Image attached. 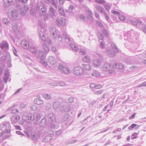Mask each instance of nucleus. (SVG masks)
Here are the masks:
<instances>
[{
    "label": "nucleus",
    "instance_id": "obj_30",
    "mask_svg": "<svg viewBox=\"0 0 146 146\" xmlns=\"http://www.w3.org/2000/svg\"><path fill=\"white\" fill-rule=\"evenodd\" d=\"M37 48L35 47L34 45H32L30 46V49L31 52L36 55L37 52Z\"/></svg>",
    "mask_w": 146,
    "mask_h": 146
},
{
    "label": "nucleus",
    "instance_id": "obj_63",
    "mask_svg": "<svg viewBox=\"0 0 146 146\" xmlns=\"http://www.w3.org/2000/svg\"><path fill=\"white\" fill-rule=\"evenodd\" d=\"M112 13H113V14L114 15H116L118 16H119V15H120L119 13L116 11H115V10H112L111 12Z\"/></svg>",
    "mask_w": 146,
    "mask_h": 146
},
{
    "label": "nucleus",
    "instance_id": "obj_64",
    "mask_svg": "<svg viewBox=\"0 0 146 146\" xmlns=\"http://www.w3.org/2000/svg\"><path fill=\"white\" fill-rule=\"evenodd\" d=\"M86 53V51L83 49H80V54H81L84 55Z\"/></svg>",
    "mask_w": 146,
    "mask_h": 146
},
{
    "label": "nucleus",
    "instance_id": "obj_25",
    "mask_svg": "<svg viewBox=\"0 0 146 146\" xmlns=\"http://www.w3.org/2000/svg\"><path fill=\"white\" fill-rule=\"evenodd\" d=\"M47 116L49 121H52L56 120L55 116H54V114L52 112L48 113Z\"/></svg>",
    "mask_w": 146,
    "mask_h": 146
},
{
    "label": "nucleus",
    "instance_id": "obj_10",
    "mask_svg": "<svg viewBox=\"0 0 146 146\" xmlns=\"http://www.w3.org/2000/svg\"><path fill=\"white\" fill-rule=\"evenodd\" d=\"M44 6V3L41 1H37L34 5V7L37 11L39 10Z\"/></svg>",
    "mask_w": 146,
    "mask_h": 146
},
{
    "label": "nucleus",
    "instance_id": "obj_7",
    "mask_svg": "<svg viewBox=\"0 0 146 146\" xmlns=\"http://www.w3.org/2000/svg\"><path fill=\"white\" fill-rule=\"evenodd\" d=\"M0 47L3 50L7 51L9 49V44L7 42L3 41L0 44Z\"/></svg>",
    "mask_w": 146,
    "mask_h": 146
},
{
    "label": "nucleus",
    "instance_id": "obj_59",
    "mask_svg": "<svg viewBox=\"0 0 146 146\" xmlns=\"http://www.w3.org/2000/svg\"><path fill=\"white\" fill-rule=\"evenodd\" d=\"M95 1L99 4H104L105 3L104 0H95Z\"/></svg>",
    "mask_w": 146,
    "mask_h": 146
},
{
    "label": "nucleus",
    "instance_id": "obj_45",
    "mask_svg": "<svg viewBox=\"0 0 146 146\" xmlns=\"http://www.w3.org/2000/svg\"><path fill=\"white\" fill-rule=\"evenodd\" d=\"M107 54L110 55L111 57L114 56L115 55V52H111V50H107Z\"/></svg>",
    "mask_w": 146,
    "mask_h": 146
},
{
    "label": "nucleus",
    "instance_id": "obj_50",
    "mask_svg": "<svg viewBox=\"0 0 146 146\" xmlns=\"http://www.w3.org/2000/svg\"><path fill=\"white\" fill-rule=\"evenodd\" d=\"M90 58L88 56H85L83 58V60L85 62H89Z\"/></svg>",
    "mask_w": 146,
    "mask_h": 146
},
{
    "label": "nucleus",
    "instance_id": "obj_46",
    "mask_svg": "<svg viewBox=\"0 0 146 146\" xmlns=\"http://www.w3.org/2000/svg\"><path fill=\"white\" fill-rule=\"evenodd\" d=\"M74 8V7L73 5H70L69 7L68 10H66V12L69 13H71L72 12Z\"/></svg>",
    "mask_w": 146,
    "mask_h": 146
},
{
    "label": "nucleus",
    "instance_id": "obj_39",
    "mask_svg": "<svg viewBox=\"0 0 146 146\" xmlns=\"http://www.w3.org/2000/svg\"><path fill=\"white\" fill-rule=\"evenodd\" d=\"M70 46L74 51L77 52L78 50V47L74 44H70Z\"/></svg>",
    "mask_w": 146,
    "mask_h": 146
},
{
    "label": "nucleus",
    "instance_id": "obj_23",
    "mask_svg": "<svg viewBox=\"0 0 146 146\" xmlns=\"http://www.w3.org/2000/svg\"><path fill=\"white\" fill-rule=\"evenodd\" d=\"M115 67L116 68L121 70V72H123L124 70V66L121 64H116Z\"/></svg>",
    "mask_w": 146,
    "mask_h": 146
},
{
    "label": "nucleus",
    "instance_id": "obj_54",
    "mask_svg": "<svg viewBox=\"0 0 146 146\" xmlns=\"http://www.w3.org/2000/svg\"><path fill=\"white\" fill-rule=\"evenodd\" d=\"M43 97L46 100H49L51 98V96L48 94H44Z\"/></svg>",
    "mask_w": 146,
    "mask_h": 146
},
{
    "label": "nucleus",
    "instance_id": "obj_60",
    "mask_svg": "<svg viewBox=\"0 0 146 146\" xmlns=\"http://www.w3.org/2000/svg\"><path fill=\"white\" fill-rule=\"evenodd\" d=\"M137 133H133L131 135V139H134L136 138L137 137Z\"/></svg>",
    "mask_w": 146,
    "mask_h": 146
},
{
    "label": "nucleus",
    "instance_id": "obj_28",
    "mask_svg": "<svg viewBox=\"0 0 146 146\" xmlns=\"http://www.w3.org/2000/svg\"><path fill=\"white\" fill-rule=\"evenodd\" d=\"M46 12V8L44 6L40 9L39 13L41 16L44 15Z\"/></svg>",
    "mask_w": 146,
    "mask_h": 146
},
{
    "label": "nucleus",
    "instance_id": "obj_61",
    "mask_svg": "<svg viewBox=\"0 0 146 146\" xmlns=\"http://www.w3.org/2000/svg\"><path fill=\"white\" fill-rule=\"evenodd\" d=\"M138 67L137 66H133L129 68L130 69L132 70H135L138 69Z\"/></svg>",
    "mask_w": 146,
    "mask_h": 146
},
{
    "label": "nucleus",
    "instance_id": "obj_17",
    "mask_svg": "<svg viewBox=\"0 0 146 146\" xmlns=\"http://www.w3.org/2000/svg\"><path fill=\"white\" fill-rule=\"evenodd\" d=\"M59 110L61 111H68L69 110V106L66 105L60 106L59 108Z\"/></svg>",
    "mask_w": 146,
    "mask_h": 146
},
{
    "label": "nucleus",
    "instance_id": "obj_34",
    "mask_svg": "<svg viewBox=\"0 0 146 146\" xmlns=\"http://www.w3.org/2000/svg\"><path fill=\"white\" fill-rule=\"evenodd\" d=\"M42 47L44 51L46 53H48L49 51V49L47 44L45 43H43Z\"/></svg>",
    "mask_w": 146,
    "mask_h": 146
},
{
    "label": "nucleus",
    "instance_id": "obj_37",
    "mask_svg": "<svg viewBox=\"0 0 146 146\" xmlns=\"http://www.w3.org/2000/svg\"><path fill=\"white\" fill-rule=\"evenodd\" d=\"M52 137L51 136L47 135L44 138L43 140H42V141L44 142H46L50 141Z\"/></svg>",
    "mask_w": 146,
    "mask_h": 146
},
{
    "label": "nucleus",
    "instance_id": "obj_29",
    "mask_svg": "<svg viewBox=\"0 0 146 146\" xmlns=\"http://www.w3.org/2000/svg\"><path fill=\"white\" fill-rule=\"evenodd\" d=\"M50 85L53 86H66V84L64 82L60 81L58 83H57L56 84L54 83H50Z\"/></svg>",
    "mask_w": 146,
    "mask_h": 146
},
{
    "label": "nucleus",
    "instance_id": "obj_42",
    "mask_svg": "<svg viewBox=\"0 0 146 146\" xmlns=\"http://www.w3.org/2000/svg\"><path fill=\"white\" fill-rule=\"evenodd\" d=\"M62 35L65 39L66 40H68V42L70 41V40L69 38L68 35L65 32H63L62 33Z\"/></svg>",
    "mask_w": 146,
    "mask_h": 146
},
{
    "label": "nucleus",
    "instance_id": "obj_38",
    "mask_svg": "<svg viewBox=\"0 0 146 146\" xmlns=\"http://www.w3.org/2000/svg\"><path fill=\"white\" fill-rule=\"evenodd\" d=\"M95 8L98 11H100L101 13L103 12V11L104 10V8L100 6L96 5Z\"/></svg>",
    "mask_w": 146,
    "mask_h": 146
},
{
    "label": "nucleus",
    "instance_id": "obj_51",
    "mask_svg": "<svg viewBox=\"0 0 146 146\" xmlns=\"http://www.w3.org/2000/svg\"><path fill=\"white\" fill-rule=\"evenodd\" d=\"M102 13H103L104 14L106 19L108 21H110V18L108 14L106 13L104 10L103 11V12H102Z\"/></svg>",
    "mask_w": 146,
    "mask_h": 146
},
{
    "label": "nucleus",
    "instance_id": "obj_27",
    "mask_svg": "<svg viewBox=\"0 0 146 146\" xmlns=\"http://www.w3.org/2000/svg\"><path fill=\"white\" fill-rule=\"evenodd\" d=\"M39 124L42 127H44L47 125L48 123L46 119L44 117H43L42 119L40 121Z\"/></svg>",
    "mask_w": 146,
    "mask_h": 146
},
{
    "label": "nucleus",
    "instance_id": "obj_16",
    "mask_svg": "<svg viewBox=\"0 0 146 146\" xmlns=\"http://www.w3.org/2000/svg\"><path fill=\"white\" fill-rule=\"evenodd\" d=\"M102 61V60L101 59H96L94 60L93 61L94 66L98 68L100 66Z\"/></svg>",
    "mask_w": 146,
    "mask_h": 146
},
{
    "label": "nucleus",
    "instance_id": "obj_55",
    "mask_svg": "<svg viewBox=\"0 0 146 146\" xmlns=\"http://www.w3.org/2000/svg\"><path fill=\"white\" fill-rule=\"evenodd\" d=\"M118 17L119 20L121 21H124L125 18L124 16L121 14L119 15Z\"/></svg>",
    "mask_w": 146,
    "mask_h": 146
},
{
    "label": "nucleus",
    "instance_id": "obj_8",
    "mask_svg": "<svg viewBox=\"0 0 146 146\" xmlns=\"http://www.w3.org/2000/svg\"><path fill=\"white\" fill-rule=\"evenodd\" d=\"M58 68L64 73L68 74L70 72V70L68 68H66L62 64L59 65Z\"/></svg>",
    "mask_w": 146,
    "mask_h": 146
},
{
    "label": "nucleus",
    "instance_id": "obj_13",
    "mask_svg": "<svg viewBox=\"0 0 146 146\" xmlns=\"http://www.w3.org/2000/svg\"><path fill=\"white\" fill-rule=\"evenodd\" d=\"M50 35L52 38L54 39L57 36L56 29L53 27H51L50 29Z\"/></svg>",
    "mask_w": 146,
    "mask_h": 146
},
{
    "label": "nucleus",
    "instance_id": "obj_19",
    "mask_svg": "<svg viewBox=\"0 0 146 146\" xmlns=\"http://www.w3.org/2000/svg\"><path fill=\"white\" fill-rule=\"evenodd\" d=\"M34 102L35 104L38 105H42L44 103L43 101L39 97L35 99Z\"/></svg>",
    "mask_w": 146,
    "mask_h": 146
},
{
    "label": "nucleus",
    "instance_id": "obj_2",
    "mask_svg": "<svg viewBox=\"0 0 146 146\" xmlns=\"http://www.w3.org/2000/svg\"><path fill=\"white\" fill-rule=\"evenodd\" d=\"M24 133L25 134L26 136L29 138L33 140H36L37 138L36 135L35 134H33L31 132V128L29 127L24 131Z\"/></svg>",
    "mask_w": 146,
    "mask_h": 146
},
{
    "label": "nucleus",
    "instance_id": "obj_3",
    "mask_svg": "<svg viewBox=\"0 0 146 146\" xmlns=\"http://www.w3.org/2000/svg\"><path fill=\"white\" fill-rule=\"evenodd\" d=\"M48 13L49 16L54 20L56 19L57 15V12L51 6L49 7Z\"/></svg>",
    "mask_w": 146,
    "mask_h": 146
},
{
    "label": "nucleus",
    "instance_id": "obj_44",
    "mask_svg": "<svg viewBox=\"0 0 146 146\" xmlns=\"http://www.w3.org/2000/svg\"><path fill=\"white\" fill-rule=\"evenodd\" d=\"M82 65L84 68L86 70H89L91 69L90 66L89 64H83Z\"/></svg>",
    "mask_w": 146,
    "mask_h": 146
},
{
    "label": "nucleus",
    "instance_id": "obj_58",
    "mask_svg": "<svg viewBox=\"0 0 146 146\" xmlns=\"http://www.w3.org/2000/svg\"><path fill=\"white\" fill-rule=\"evenodd\" d=\"M40 62L42 64V65L45 66H46L48 64L47 63V62H46L44 61V60H41Z\"/></svg>",
    "mask_w": 146,
    "mask_h": 146
},
{
    "label": "nucleus",
    "instance_id": "obj_33",
    "mask_svg": "<svg viewBox=\"0 0 146 146\" xmlns=\"http://www.w3.org/2000/svg\"><path fill=\"white\" fill-rule=\"evenodd\" d=\"M90 74L93 76L96 77H99L100 75V72L96 70L93 71L90 73Z\"/></svg>",
    "mask_w": 146,
    "mask_h": 146
},
{
    "label": "nucleus",
    "instance_id": "obj_48",
    "mask_svg": "<svg viewBox=\"0 0 146 146\" xmlns=\"http://www.w3.org/2000/svg\"><path fill=\"white\" fill-rule=\"evenodd\" d=\"M42 132L44 134H46L47 132L48 134L51 135H53V131L51 130H49L48 131H46H46L44 130V131H43Z\"/></svg>",
    "mask_w": 146,
    "mask_h": 146
},
{
    "label": "nucleus",
    "instance_id": "obj_62",
    "mask_svg": "<svg viewBox=\"0 0 146 146\" xmlns=\"http://www.w3.org/2000/svg\"><path fill=\"white\" fill-rule=\"evenodd\" d=\"M46 41L47 43L49 45L52 44V42L51 39L49 38H46Z\"/></svg>",
    "mask_w": 146,
    "mask_h": 146
},
{
    "label": "nucleus",
    "instance_id": "obj_20",
    "mask_svg": "<svg viewBox=\"0 0 146 146\" xmlns=\"http://www.w3.org/2000/svg\"><path fill=\"white\" fill-rule=\"evenodd\" d=\"M29 45L28 42L25 40H23L21 43V46L25 49H27L29 47Z\"/></svg>",
    "mask_w": 146,
    "mask_h": 146
},
{
    "label": "nucleus",
    "instance_id": "obj_57",
    "mask_svg": "<svg viewBox=\"0 0 146 146\" xmlns=\"http://www.w3.org/2000/svg\"><path fill=\"white\" fill-rule=\"evenodd\" d=\"M2 22L3 23H4L7 25H8L9 21L7 19L5 18H3L2 19Z\"/></svg>",
    "mask_w": 146,
    "mask_h": 146
},
{
    "label": "nucleus",
    "instance_id": "obj_4",
    "mask_svg": "<svg viewBox=\"0 0 146 146\" xmlns=\"http://www.w3.org/2000/svg\"><path fill=\"white\" fill-rule=\"evenodd\" d=\"M83 72L82 68L80 67H76L72 70L74 74L77 76H80L82 74Z\"/></svg>",
    "mask_w": 146,
    "mask_h": 146
},
{
    "label": "nucleus",
    "instance_id": "obj_6",
    "mask_svg": "<svg viewBox=\"0 0 146 146\" xmlns=\"http://www.w3.org/2000/svg\"><path fill=\"white\" fill-rule=\"evenodd\" d=\"M16 5L17 7H18V9H19V8L20 9V12L21 15L23 16L25 15L26 14V12L27 11V10L28 9V7H24L23 9V8L21 7V5H20L19 4L17 3Z\"/></svg>",
    "mask_w": 146,
    "mask_h": 146
},
{
    "label": "nucleus",
    "instance_id": "obj_26",
    "mask_svg": "<svg viewBox=\"0 0 146 146\" xmlns=\"http://www.w3.org/2000/svg\"><path fill=\"white\" fill-rule=\"evenodd\" d=\"M86 13L88 15L87 18L88 19L91 21H92L93 20V18L92 17L93 14L92 11L90 10H87L86 11Z\"/></svg>",
    "mask_w": 146,
    "mask_h": 146
},
{
    "label": "nucleus",
    "instance_id": "obj_18",
    "mask_svg": "<svg viewBox=\"0 0 146 146\" xmlns=\"http://www.w3.org/2000/svg\"><path fill=\"white\" fill-rule=\"evenodd\" d=\"M20 119V116L18 115H15L11 118V121L13 123H15L18 120Z\"/></svg>",
    "mask_w": 146,
    "mask_h": 146
},
{
    "label": "nucleus",
    "instance_id": "obj_43",
    "mask_svg": "<svg viewBox=\"0 0 146 146\" xmlns=\"http://www.w3.org/2000/svg\"><path fill=\"white\" fill-rule=\"evenodd\" d=\"M140 28L141 30L146 33V25L145 24H143Z\"/></svg>",
    "mask_w": 146,
    "mask_h": 146
},
{
    "label": "nucleus",
    "instance_id": "obj_47",
    "mask_svg": "<svg viewBox=\"0 0 146 146\" xmlns=\"http://www.w3.org/2000/svg\"><path fill=\"white\" fill-rule=\"evenodd\" d=\"M136 22L137 26H138L140 28L142 25L143 24L142 22L140 20L137 19Z\"/></svg>",
    "mask_w": 146,
    "mask_h": 146
},
{
    "label": "nucleus",
    "instance_id": "obj_5",
    "mask_svg": "<svg viewBox=\"0 0 146 146\" xmlns=\"http://www.w3.org/2000/svg\"><path fill=\"white\" fill-rule=\"evenodd\" d=\"M56 23L58 26L64 25L66 20L63 17L57 18L56 20Z\"/></svg>",
    "mask_w": 146,
    "mask_h": 146
},
{
    "label": "nucleus",
    "instance_id": "obj_15",
    "mask_svg": "<svg viewBox=\"0 0 146 146\" xmlns=\"http://www.w3.org/2000/svg\"><path fill=\"white\" fill-rule=\"evenodd\" d=\"M56 62V60L55 58L52 56H50L48 58L47 63L48 64L51 65H54Z\"/></svg>",
    "mask_w": 146,
    "mask_h": 146
},
{
    "label": "nucleus",
    "instance_id": "obj_21",
    "mask_svg": "<svg viewBox=\"0 0 146 146\" xmlns=\"http://www.w3.org/2000/svg\"><path fill=\"white\" fill-rule=\"evenodd\" d=\"M12 0H3V6L5 7H7L10 6L12 3Z\"/></svg>",
    "mask_w": 146,
    "mask_h": 146
},
{
    "label": "nucleus",
    "instance_id": "obj_52",
    "mask_svg": "<svg viewBox=\"0 0 146 146\" xmlns=\"http://www.w3.org/2000/svg\"><path fill=\"white\" fill-rule=\"evenodd\" d=\"M50 2L51 5H52L55 8H57V4L54 0H51Z\"/></svg>",
    "mask_w": 146,
    "mask_h": 146
},
{
    "label": "nucleus",
    "instance_id": "obj_9",
    "mask_svg": "<svg viewBox=\"0 0 146 146\" xmlns=\"http://www.w3.org/2000/svg\"><path fill=\"white\" fill-rule=\"evenodd\" d=\"M1 125L3 126V128H7V129L5 130V133H9L11 132V130L9 129L11 127L9 123H4L1 124Z\"/></svg>",
    "mask_w": 146,
    "mask_h": 146
},
{
    "label": "nucleus",
    "instance_id": "obj_31",
    "mask_svg": "<svg viewBox=\"0 0 146 146\" xmlns=\"http://www.w3.org/2000/svg\"><path fill=\"white\" fill-rule=\"evenodd\" d=\"M9 77V74L7 72H6L3 77V80L4 83H6Z\"/></svg>",
    "mask_w": 146,
    "mask_h": 146
},
{
    "label": "nucleus",
    "instance_id": "obj_24",
    "mask_svg": "<svg viewBox=\"0 0 146 146\" xmlns=\"http://www.w3.org/2000/svg\"><path fill=\"white\" fill-rule=\"evenodd\" d=\"M27 120L30 122V123L31 121H34L35 119L34 115L31 113L28 114L27 115Z\"/></svg>",
    "mask_w": 146,
    "mask_h": 146
},
{
    "label": "nucleus",
    "instance_id": "obj_41",
    "mask_svg": "<svg viewBox=\"0 0 146 146\" xmlns=\"http://www.w3.org/2000/svg\"><path fill=\"white\" fill-rule=\"evenodd\" d=\"M70 115L68 113H66L63 116L62 119L64 121L67 120L69 117Z\"/></svg>",
    "mask_w": 146,
    "mask_h": 146
},
{
    "label": "nucleus",
    "instance_id": "obj_32",
    "mask_svg": "<svg viewBox=\"0 0 146 146\" xmlns=\"http://www.w3.org/2000/svg\"><path fill=\"white\" fill-rule=\"evenodd\" d=\"M139 57L141 59L144 60L143 63H146V53L139 55Z\"/></svg>",
    "mask_w": 146,
    "mask_h": 146
},
{
    "label": "nucleus",
    "instance_id": "obj_36",
    "mask_svg": "<svg viewBox=\"0 0 146 146\" xmlns=\"http://www.w3.org/2000/svg\"><path fill=\"white\" fill-rule=\"evenodd\" d=\"M13 29L16 33H17L20 31V29L19 27L16 24H15L13 26Z\"/></svg>",
    "mask_w": 146,
    "mask_h": 146
},
{
    "label": "nucleus",
    "instance_id": "obj_12",
    "mask_svg": "<svg viewBox=\"0 0 146 146\" xmlns=\"http://www.w3.org/2000/svg\"><path fill=\"white\" fill-rule=\"evenodd\" d=\"M7 58H8L9 59L8 62H11V58L9 54H7L6 55H4L3 54L0 55V60L2 62L4 61Z\"/></svg>",
    "mask_w": 146,
    "mask_h": 146
},
{
    "label": "nucleus",
    "instance_id": "obj_40",
    "mask_svg": "<svg viewBox=\"0 0 146 146\" xmlns=\"http://www.w3.org/2000/svg\"><path fill=\"white\" fill-rule=\"evenodd\" d=\"M58 9L59 13L60 15L62 16H64L65 15V13L63 9L60 7H58Z\"/></svg>",
    "mask_w": 146,
    "mask_h": 146
},
{
    "label": "nucleus",
    "instance_id": "obj_11",
    "mask_svg": "<svg viewBox=\"0 0 146 146\" xmlns=\"http://www.w3.org/2000/svg\"><path fill=\"white\" fill-rule=\"evenodd\" d=\"M10 12L11 19L14 20L18 17V12L16 9H13Z\"/></svg>",
    "mask_w": 146,
    "mask_h": 146
},
{
    "label": "nucleus",
    "instance_id": "obj_22",
    "mask_svg": "<svg viewBox=\"0 0 146 146\" xmlns=\"http://www.w3.org/2000/svg\"><path fill=\"white\" fill-rule=\"evenodd\" d=\"M134 33V31H131L128 32L126 35L127 37L133 39L135 37Z\"/></svg>",
    "mask_w": 146,
    "mask_h": 146
},
{
    "label": "nucleus",
    "instance_id": "obj_53",
    "mask_svg": "<svg viewBox=\"0 0 146 146\" xmlns=\"http://www.w3.org/2000/svg\"><path fill=\"white\" fill-rule=\"evenodd\" d=\"M22 119L25 122L28 123H30V122L29 121L27 120V116H23L22 117Z\"/></svg>",
    "mask_w": 146,
    "mask_h": 146
},
{
    "label": "nucleus",
    "instance_id": "obj_49",
    "mask_svg": "<svg viewBox=\"0 0 146 146\" xmlns=\"http://www.w3.org/2000/svg\"><path fill=\"white\" fill-rule=\"evenodd\" d=\"M125 62L128 64H131L133 63V61L131 60L129 58H126L125 60Z\"/></svg>",
    "mask_w": 146,
    "mask_h": 146
},
{
    "label": "nucleus",
    "instance_id": "obj_35",
    "mask_svg": "<svg viewBox=\"0 0 146 146\" xmlns=\"http://www.w3.org/2000/svg\"><path fill=\"white\" fill-rule=\"evenodd\" d=\"M61 103L58 101L54 102L53 103V107L54 109H56L60 105Z\"/></svg>",
    "mask_w": 146,
    "mask_h": 146
},
{
    "label": "nucleus",
    "instance_id": "obj_1",
    "mask_svg": "<svg viewBox=\"0 0 146 146\" xmlns=\"http://www.w3.org/2000/svg\"><path fill=\"white\" fill-rule=\"evenodd\" d=\"M102 69L105 71H109V73L111 74L114 72V68L113 66L108 64H105L102 66Z\"/></svg>",
    "mask_w": 146,
    "mask_h": 146
},
{
    "label": "nucleus",
    "instance_id": "obj_14",
    "mask_svg": "<svg viewBox=\"0 0 146 146\" xmlns=\"http://www.w3.org/2000/svg\"><path fill=\"white\" fill-rule=\"evenodd\" d=\"M36 56L41 60H44L46 54L41 50H40L37 53Z\"/></svg>",
    "mask_w": 146,
    "mask_h": 146
},
{
    "label": "nucleus",
    "instance_id": "obj_56",
    "mask_svg": "<svg viewBox=\"0 0 146 146\" xmlns=\"http://www.w3.org/2000/svg\"><path fill=\"white\" fill-rule=\"evenodd\" d=\"M38 109L37 106L35 105H33L31 108V109L33 111H35L37 110Z\"/></svg>",
    "mask_w": 146,
    "mask_h": 146
}]
</instances>
